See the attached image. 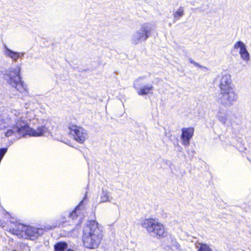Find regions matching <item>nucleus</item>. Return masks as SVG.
<instances>
[{
  "mask_svg": "<svg viewBox=\"0 0 251 251\" xmlns=\"http://www.w3.org/2000/svg\"><path fill=\"white\" fill-rule=\"evenodd\" d=\"M230 75L227 73L222 74L219 83L221 104L224 106H230L237 100V96L233 91Z\"/></svg>",
  "mask_w": 251,
  "mask_h": 251,
  "instance_id": "f03ea898",
  "label": "nucleus"
},
{
  "mask_svg": "<svg viewBox=\"0 0 251 251\" xmlns=\"http://www.w3.org/2000/svg\"><path fill=\"white\" fill-rule=\"evenodd\" d=\"M198 251H213L210 246L205 243H200Z\"/></svg>",
  "mask_w": 251,
  "mask_h": 251,
  "instance_id": "dca6fc26",
  "label": "nucleus"
},
{
  "mask_svg": "<svg viewBox=\"0 0 251 251\" xmlns=\"http://www.w3.org/2000/svg\"><path fill=\"white\" fill-rule=\"evenodd\" d=\"M190 62L194 64L196 67H200V65L198 63L195 62L194 60L192 59H190Z\"/></svg>",
  "mask_w": 251,
  "mask_h": 251,
  "instance_id": "412c9836",
  "label": "nucleus"
},
{
  "mask_svg": "<svg viewBox=\"0 0 251 251\" xmlns=\"http://www.w3.org/2000/svg\"><path fill=\"white\" fill-rule=\"evenodd\" d=\"M86 195L83 198V200L80 201L78 205H77L75 209L69 213V217L71 218L72 219H76L78 217L79 215L80 214V212L79 211L80 210V206L83 204L84 201L85 199H86Z\"/></svg>",
  "mask_w": 251,
  "mask_h": 251,
  "instance_id": "ddd939ff",
  "label": "nucleus"
},
{
  "mask_svg": "<svg viewBox=\"0 0 251 251\" xmlns=\"http://www.w3.org/2000/svg\"><path fill=\"white\" fill-rule=\"evenodd\" d=\"M68 129L69 134L72 135L74 139L78 143L83 144L87 139V131L82 126L70 124L68 126Z\"/></svg>",
  "mask_w": 251,
  "mask_h": 251,
  "instance_id": "39448f33",
  "label": "nucleus"
},
{
  "mask_svg": "<svg viewBox=\"0 0 251 251\" xmlns=\"http://www.w3.org/2000/svg\"><path fill=\"white\" fill-rule=\"evenodd\" d=\"M5 54L6 56L10 57L13 61H17L19 59H22L24 55L25 52H19L17 51H14L7 47L5 48Z\"/></svg>",
  "mask_w": 251,
  "mask_h": 251,
  "instance_id": "f8f14e48",
  "label": "nucleus"
},
{
  "mask_svg": "<svg viewBox=\"0 0 251 251\" xmlns=\"http://www.w3.org/2000/svg\"><path fill=\"white\" fill-rule=\"evenodd\" d=\"M153 88L152 86H144L137 91V93L140 96L146 95L151 93Z\"/></svg>",
  "mask_w": 251,
  "mask_h": 251,
  "instance_id": "2eb2a0df",
  "label": "nucleus"
},
{
  "mask_svg": "<svg viewBox=\"0 0 251 251\" xmlns=\"http://www.w3.org/2000/svg\"><path fill=\"white\" fill-rule=\"evenodd\" d=\"M42 229L39 228L26 226L25 225V228L24 232L25 234L22 238L29 239L30 240H34L38 238L41 235L40 232Z\"/></svg>",
  "mask_w": 251,
  "mask_h": 251,
  "instance_id": "6e6552de",
  "label": "nucleus"
},
{
  "mask_svg": "<svg viewBox=\"0 0 251 251\" xmlns=\"http://www.w3.org/2000/svg\"><path fill=\"white\" fill-rule=\"evenodd\" d=\"M0 226L5 231L22 238L25 234L24 229L25 225L18 222L7 221L6 222L0 221Z\"/></svg>",
  "mask_w": 251,
  "mask_h": 251,
  "instance_id": "20e7f679",
  "label": "nucleus"
},
{
  "mask_svg": "<svg viewBox=\"0 0 251 251\" xmlns=\"http://www.w3.org/2000/svg\"><path fill=\"white\" fill-rule=\"evenodd\" d=\"M7 151V148H2L0 149V158H3L5 154L6 153Z\"/></svg>",
  "mask_w": 251,
  "mask_h": 251,
  "instance_id": "6ab92c4d",
  "label": "nucleus"
},
{
  "mask_svg": "<svg viewBox=\"0 0 251 251\" xmlns=\"http://www.w3.org/2000/svg\"><path fill=\"white\" fill-rule=\"evenodd\" d=\"M47 130V128L45 126H39L36 129H34L27 125H25L18 128L17 131L19 134L23 135H28L30 136L38 137L43 135Z\"/></svg>",
  "mask_w": 251,
  "mask_h": 251,
  "instance_id": "0eeeda50",
  "label": "nucleus"
},
{
  "mask_svg": "<svg viewBox=\"0 0 251 251\" xmlns=\"http://www.w3.org/2000/svg\"><path fill=\"white\" fill-rule=\"evenodd\" d=\"M233 47L235 49H240L239 54L244 60L248 61L250 60V54L247 50L245 44L242 41H237Z\"/></svg>",
  "mask_w": 251,
  "mask_h": 251,
  "instance_id": "9d476101",
  "label": "nucleus"
},
{
  "mask_svg": "<svg viewBox=\"0 0 251 251\" xmlns=\"http://www.w3.org/2000/svg\"><path fill=\"white\" fill-rule=\"evenodd\" d=\"M102 236V231L96 221H89L84 226L81 240L85 248L91 250L97 249Z\"/></svg>",
  "mask_w": 251,
  "mask_h": 251,
  "instance_id": "f257e3e1",
  "label": "nucleus"
},
{
  "mask_svg": "<svg viewBox=\"0 0 251 251\" xmlns=\"http://www.w3.org/2000/svg\"><path fill=\"white\" fill-rule=\"evenodd\" d=\"M14 132L12 129H8L5 132V135L6 137H9L12 136L14 134Z\"/></svg>",
  "mask_w": 251,
  "mask_h": 251,
  "instance_id": "aec40b11",
  "label": "nucleus"
},
{
  "mask_svg": "<svg viewBox=\"0 0 251 251\" xmlns=\"http://www.w3.org/2000/svg\"><path fill=\"white\" fill-rule=\"evenodd\" d=\"M184 10L182 7H180L178 10L174 12V17L175 19L178 20L183 15Z\"/></svg>",
  "mask_w": 251,
  "mask_h": 251,
  "instance_id": "f3484780",
  "label": "nucleus"
},
{
  "mask_svg": "<svg viewBox=\"0 0 251 251\" xmlns=\"http://www.w3.org/2000/svg\"><path fill=\"white\" fill-rule=\"evenodd\" d=\"M66 251H74L72 249H67L66 250Z\"/></svg>",
  "mask_w": 251,
  "mask_h": 251,
  "instance_id": "4be33fe9",
  "label": "nucleus"
},
{
  "mask_svg": "<svg viewBox=\"0 0 251 251\" xmlns=\"http://www.w3.org/2000/svg\"><path fill=\"white\" fill-rule=\"evenodd\" d=\"M110 201V198L108 194L106 192H103L102 195L100 196V202H105Z\"/></svg>",
  "mask_w": 251,
  "mask_h": 251,
  "instance_id": "a211bd4d",
  "label": "nucleus"
},
{
  "mask_svg": "<svg viewBox=\"0 0 251 251\" xmlns=\"http://www.w3.org/2000/svg\"><path fill=\"white\" fill-rule=\"evenodd\" d=\"M68 248V244L65 241H60L56 243L54 246V251H65Z\"/></svg>",
  "mask_w": 251,
  "mask_h": 251,
  "instance_id": "4468645a",
  "label": "nucleus"
},
{
  "mask_svg": "<svg viewBox=\"0 0 251 251\" xmlns=\"http://www.w3.org/2000/svg\"><path fill=\"white\" fill-rule=\"evenodd\" d=\"M141 225L149 233L153 234V236L158 239L164 238L167 236L168 232L164 226L158 222L155 218L144 219L141 221Z\"/></svg>",
  "mask_w": 251,
  "mask_h": 251,
  "instance_id": "7ed1b4c3",
  "label": "nucleus"
},
{
  "mask_svg": "<svg viewBox=\"0 0 251 251\" xmlns=\"http://www.w3.org/2000/svg\"><path fill=\"white\" fill-rule=\"evenodd\" d=\"M9 83L19 92L18 95L21 94L26 96L28 93V88L24 82L21 80L20 72L11 76L9 79Z\"/></svg>",
  "mask_w": 251,
  "mask_h": 251,
  "instance_id": "423d86ee",
  "label": "nucleus"
},
{
  "mask_svg": "<svg viewBox=\"0 0 251 251\" xmlns=\"http://www.w3.org/2000/svg\"><path fill=\"white\" fill-rule=\"evenodd\" d=\"M137 37L135 42L137 43L140 41H145L150 36V30L145 26H142L140 31L136 32Z\"/></svg>",
  "mask_w": 251,
  "mask_h": 251,
  "instance_id": "9b49d317",
  "label": "nucleus"
},
{
  "mask_svg": "<svg viewBox=\"0 0 251 251\" xmlns=\"http://www.w3.org/2000/svg\"><path fill=\"white\" fill-rule=\"evenodd\" d=\"M181 131L182 144L184 146H188L190 144V139L194 135V128L193 127L182 128Z\"/></svg>",
  "mask_w": 251,
  "mask_h": 251,
  "instance_id": "1a4fd4ad",
  "label": "nucleus"
}]
</instances>
